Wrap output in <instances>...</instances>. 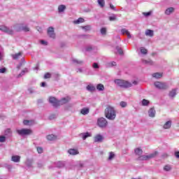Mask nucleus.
I'll list each match as a JSON object with an SVG mask.
<instances>
[{
    "mask_svg": "<svg viewBox=\"0 0 179 179\" xmlns=\"http://www.w3.org/2000/svg\"><path fill=\"white\" fill-rule=\"evenodd\" d=\"M69 101V97L63 98L62 100L58 101L55 97H50L49 102L52 104L54 107H58V106H62V104H66Z\"/></svg>",
    "mask_w": 179,
    "mask_h": 179,
    "instance_id": "nucleus-1",
    "label": "nucleus"
},
{
    "mask_svg": "<svg viewBox=\"0 0 179 179\" xmlns=\"http://www.w3.org/2000/svg\"><path fill=\"white\" fill-rule=\"evenodd\" d=\"M105 115L108 120H115V117H117V115L115 114V110H114V108L110 106L106 108L105 110Z\"/></svg>",
    "mask_w": 179,
    "mask_h": 179,
    "instance_id": "nucleus-2",
    "label": "nucleus"
},
{
    "mask_svg": "<svg viewBox=\"0 0 179 179\" xmlns=\"http://www.w3.org/2000/svg\"><path fill=\"white\" fill-rule=\"evenodd\" d=\"M115 83H116L117 86H120V87H124V89L131 87L132 86V84L131 83L121 79L115 80Z\"/></svg>",
    "mask_w": 179,
    "mask_h": 179,
    "instance_id": "nucleus-3",
    "label": "nucleus"
},
{
    "mask_svg": "<svg viewBox=\"0 0 179 179\" xmlns=\"http://www.w3.org/2000/svg\"><path fill=\"white\" fill-rule=\"evenodd\" d=\"M31 129H17V133L18 135L21 136H24L26 135H30L31 134Z\"/></svg>",
    "mask_w": 179,
    "mask_h": 179,
    "instance_id": "nucleus-4",
    "label": "nucleus"
},
{
    "mask_svg": "<svg viewBox=\"0 0 179 179\" xmlns=\"http://www.w3.org/2000/svg\"><path fill=\"white\" fill-rule=\"evenodd\" d=\"M157 156V152L155 151L149 155H143L138 157V160H149V159H153V157H156Z\"/></svg>",
    "mask_w": 179,
    "mask_h": 179,
    "instance_id": "nucleus-5",
    "label": "nucleus"
},
{
    "mask_svg": "<svg viewBox=\"0 0 179 179\" xmlns=\"http://www.w3.org/2000/svg\"><path fill=\"white\" fill-rule=\"evenodd\" d=\"M97 124L100 128H106L107 127V120L104 117H100L97 120Z\"/></svg>",
    "mask_w": 179,
    "mask_h": 179,
    "instance_id": "nucleus-6",
    "label": "nucleus"
},
{
    "mask_svg": "<svg viewBox=\"0 0 179 179\" xmlns=\"http://www.w3.org/2000/svg\"><path fill=\"white\" fill-rule=\"evenodd\" d=\"M29 31L30 29L23 24H17L16 26V31Z\"/></svg>",
    "mask_w": 179,
    "mask_h": 179,
    "instance_id": "nucleus-7",
    "label": "nucleus"
},
{
    "mask_svg": "<svg viewBox=\"0 0 179 179\" xmlns=\"http://www.w3.org/2000/svg\"><path fill=\"white\" fill-rule=\"evenodd\" d=\"M0 30L1 31H4V33H7L8 34H13V30L5 25H0Z\"/></svg>",
    "mask_w": 179,
    "mask_h": 179,
    "instance_id": "nucleus-8",
    "label": "nucleus"
},
{
    "mask_svg": "<svg viewBox=\"0 0 179 179\" xmlns=\"http://www.w3.org/2000/svg\"><path fill=\"white\" fill-rule=\"evenodd\" d=\"M155 86L157 89H162V90L167 89V87H169L166 83H161V82H155Z\"/></svg>",
    "mask_w": 179,
    "mask_h": 179,
    "instance_id": "nucleus-9",
    "label": "nucleus"
},
{
    "mask_svg": "<svg viewBox=\"0 0 179 179\" xmlns=\"http://www.w3.org/2000/svg\"><path fill=\"white\" fill-rule=\"evenodd\" d=\"M48 35L50 38H55V33H54V28L50 27L48 29Z\"/></svg>",
    "mask_w": 179,
    "mask_h": 179,
    "instance_id": "nucleus-10",
    "label": "nucleus"
},
{
    "mask_svg": "<svg viewBox=\"0 0 179 179\" xmlns=\"http://www.w3.org/2000/svg\"><path fill=\"white\" fill-rule=\"evenodd\" d=\"M65 9H66V6L64 4L59 5L58 6V12L59 13H62L65 11Z\"/></svg>",
    "mask_w": 179,
    "mask_h": 179,
    "instance_id": "nucleus-11",
    "label": "nucleus"
},
{
    "mask_svg": "<svg viewBox=\"0 0 179 179\" xmlns=\"http://www.w3.org/2000/svg\"><path fill=\"white\" fill-rule=\"evenodd\" d=\"M121 33L123 35L126 34V36H127V38H131V34L129 33V31L127 29H122L121 30Z\"/></svg>",
    "mask_w": 179,
    "mask_h": 179,
    "instance_id": "nucleus-12",
    "label": "nucleus"
},
{
    "mask_svg": "<svg viewBox=\"0 0 179 179\" xmlns=\"http://www.w3.org/2000/svg\"><path fill=\"white\" fill-rule=\"evenodd\" d=\"M12 162H14L15 163H19L20 162V156L19 155H14L11 158Z\"/></svg>",
    "mask_w": 179,
    "mask_h": 179,
    "instance_id": "nucleus-13",
    "label": "nucleus"
},
{
    "mask_svg": "<svg viewBox=\"0 0 179 179\" xmlns=\"http://www.w3.org/2000/svg\"><path fill=\"white\" fill-rule=\"evenodd\" d=\"M156 115V110H155V109L153 108H151L149 111H148V115L149 117H155V115Z\"/></svg>",
    "mask_w": 179,
    "mask_h": 179,
    "instance_id": "nucleus-14",
    "label": "nucleus"
},
{
    "mask_svg": "<svg viewBox=\"0 0 179 179\" xmlns=\"http://www.w3.org/2000/svg\"><path fill=\"white\" fill-rule=\"evenodd\" d=\"M103 141V136L100 134H97L94 137V142H102Z\"/></svg>",
    "mask_w": 179,
    "mask_h": 179,
    "instance_id": "nucleus-15",
    "label": "nucleus"
},
{
    "mask_svg": "<svg viewBox=\"0 0 179 179\" xmlns=\"http://www.w3.org/2000/svg\"><path fill=\"white\" fill-rule=\"evenodd\" d=\"M22 55V52H20L16 53L15 55H12L13 59H19V58H21Z\"/></svg>",
    "mask_w": 179,
    "mask_h": 179,
    "instance_id": "nucleus-16",
    "label": "nucleus"
},
{
    "mask_svg": "<svg viewBox=\"0 0 179 179\" xmlns=\"http://www.w3.org/2000/svg\"><path fill=\"white\" fill-rule=\"evenodd\" d=\"M68 153H69V155H79V151H78V150H75V149H70L68 150Z\"/></svg>",
    "mask_w": 179,
    "mask_h": 179,
    "instance_id": "nucleus-17",
    "label": "nucleus"
},
{
    "mask_svg": "<svg viewBox=\"0 0 179 179\" xmlns=\"http://www.w3.org/2000/svg\"><path fill=\"white\" fill-rule=\"evenodd\" d=\"M171 127V120H169L164 124V129H169Z\"/></svg>",
    "mask_w": 179,
    "mask_h": 179,
    "instance_id": "nucleus-18",
    "label": "nucleus"
},
{
    "mask_svg": "<svg viewBox=\"0 0 179 179\" xmlns=\"http://www.w3.org/2000/svg\"><path fill=\"white\" fill-rule=\"evenodd\" d=\"M145 36H148L149 37H153L154 36L153 30L147 29L145 31Z\"/></svg>",
    "mask_w": 179,
    "mask_h": 179,
    "instance_id": "nucleus-19",
    "label": "nucleus"
},
{
    "mask_svg": "<svg viewBox=\"0 0 179 179\" xmlns=\"http://www.w3.org/2000/svg\"><path fill=\"white\" fill-rule=\"evenodd\" d=\"M134 153H135V155H137V156H141V155H142V153H143V151L141 148H136L134 150Z\"/></svg>",
    "mask_w": 179,
    "mask_h": 179,
    "instance_id": "nucleus-20",
    "label": "nucleus"
},
{
    "mask_svg": "<svg viewBox=\"0 0 179 179\" xmlns=\"http://www.w3.org/2000/svg\"><path fill=\"white\" fill-rule=\"evenodd\" d=\"M173 12H174V8L171 7L166 10L165 14L166 15H171V13H173Z\"/></svg>",
    "mask_w": 179,
    "mask_h": 179,
    "instance_id": "nucleus-21",
    "label": "nucleus"
},
{
    "mask_svg": "<svg viewBox=\"0 0 179 179\" xmlns=\"http://www.w3.org/2000/svg\"><path fill=\"white\" fill-rule=\"evenodd\" d=\"M55 139H57V136L54 134H50L47 136L48 141H55Z\"/></svg>",
    "mask_w": 179,
    "mask_h": 179,
    "instance_id": "nucleus-22",
    "label": "nucleus"
},
{
    "mask_svg": "<svg viewBox=\"0 0 179 179\" xmlns=\"http://www.w3.org/2000/svg\"><path fill=\"white\" fill-rule=\"evenodd\" d=\"M163 76V74L162 73H155L152 74V77L155 78L156 79H160Z\"/></svg>",
    "mask_w": 179,
    "mask_h": 179,
    "instance_id": "nucleus-23",
    "label": "nucleus"
},
{
    "mask_svg": "<svg viewBox=\"0 0 179 179\" xmlns=\"http://www.w3.org/2000/svg\"><path fill=\"white\" fill-rule=\"evenodd\" d=\"M80 113L83 115H87V114H89V108H84L81 110Z\"/></svg>",
    "mask_w": 179,
    "mask_h": 179,
    "instance_id": "nucleus-24",
    "label": "nucleus"
},
{
    "mask_svg": "<svg viewBox=\"0 0 179 179\" xmlns=\"http://www.w3.org/2000/svg\"><path fill=\"white\" fill-rule=\"evenodd\" d=\"M85 22V19L80 17L77 20L73 22L74 24H79V23H83Z\"/></svg>",
    "mask_w": 179,
    "mask_h": 179,
    "instance_id": "nucleus-25",
    "label": "nucleus"
},
{
    "mask_svg": "<svg viewBox=\"0 0 179 179\" xmlns=\"http://www.w3.org/2000/svg\"><path fill=\"white\" fill-rule=\"evenodd\" d=\"M117 65V63L115 62H111L106 64L107 68H111L112 66H115Z\"/></svg>",
    "mask_w": 179,
    "mask_h": 179,
    "instance_id": "nucleus-26",
    "label": "nucleus"
},
{
    "mask_svg": "<svg viewBox=\"0 0 179 179\" xmlns=\"http://www.w3.org/2000/svg\"><path fill=\"white\" fill-rule=\"evenodd\" d=\"M87 90H88L89 92H94V90H96V88L93 85H87Z\"/></svg>",
    "mask_w": 179,
    "mask_h": 179,
    "instance_id": "nucleus-27",
    "label": "nucleus"
},
{
    "mask_svg": "<svg viewBox=\"0 0 179 179\" xmlns=\"http://www.w3.org/2000/svg\"><path fill=\"white\" fill-rule=\"evenodd\" d=\"M81 136H83V141H85L87 138H89V136H90L91 134L90 133L87 132V133L82 134Z\"/></svg>",
    "mask_w": 179,
    "mask_h": 179,
    "instance_id": "nucleus-28",
    "label": "nucleus"
},
{
    "mask_svg": "<svg viewBox=\"0 0 179 179\" xmlns=\"http://www.w3.org/2000/svg\"><path fill=\"white\" fill-rule=\"evenodd\" d=\"M96 89H97V90H99L100 92H103V90H104V85H103V84H99L96 86Z\"/></svg>",
    "mask_w": 179,
    "mask_h": 179,
    "instance_id": "nucleus-29",
    "label": "nucleus"
},
{
    "mask_svg": "<svg viewBox=\"0 0 179 179\" xmlns=\"http://www.w3.org/2000/svg\"><path fill=\"white\" fill-rule=\"evenodd\" d=\"M98 3L101 8H104V5H106L104 0H98Z\"/></svg>",
    "mask_w": 179,
    "mask_h": 179,
    "instance_id": "nucleus-30",
    "label": "nucleus"
},
{
    "mask_svg": "<svg viewBox=\"0 0 179 179\" xmlns=\"http://www.w3.org/2000/svg\"><path fill=\"white\" fill-rule=\"evenodd\" d=\"M143 64H145L147 65H152L153 64V62H152V60H150V59L143 60Z\"/></svg>",
    "mask_w": 179,
    "mask_h": 179,
    "instance_id": "nucleus-31",
    "label": "nucleus"
},
{
    "mask_svg": "<svg viewBox=\"0 0 179 179\" xmlns=\"http://www.w3.org/2000/svg\"><path fill=\"white\" fill-rule=\"evenodd\" d=\"M116 50L117 51L118 54H120V55H122L124 54L122 49L118 46L116 47Z\"/></svg>",
    "mask_w": 179,
    "mask_h": 179,
    "instance_id": "nucleus-32",
    "label": "nucleus"
},
{
    "mask_svg": "<svg viewBox=\"0 0 179 179\" xmlns=\"http://www.w3.org/2000/svg\"><path fill=\"white\" fill-rule=\"evenodd\" d=\"M33 121L31 120H24L23 121V124L24 125H31V124L33 123Z\"/></svg>",
    "mask_w": 179,
    "mask_h": 179,
    "instance_id": "nucleus-33",
    "label": "nucleus"
},
{
    "mask_svg": "<svg viewBox=\"0 0 179 179\" xmlns=\"http://www.w3.org/2000/svg\"><path fill=\"white\" fill-rule=\"evenodd\" d=\"M82 29H83L84 30H85V31H89L90 30H91L92 27H90V25H86L85 27H81Z\"/></svg>",
    "mask_w": 179,
    "mask_h": 179,
    "instance_id": "nucleus-34",
    "label": "nucleus"
},
{
    "mask_svg": "<svg viewBox=\"0 0 179 179\" xmlns=\"http://www.w3.org/2000/svg\"><path fill=\"white\" fill-rule=\"evenodd\" d=\"M27 72H29V69H24L18 76H23V75H24V73H27Z\"/></svg>",
    "mask_w": 179,
    "mask_h": 179,
    "instance_id": "nucleus-35",
    "label": "nucleus"
},
{
    "mask_svg": "<svg viewBox=\"0 0 179 179\" xmlns=\"http://www.w3.org/2000/svg\"><path fill=\"white\" fill-rule=\"evenodd\" d=\"M142 106H149V101L147 99H143Z\"/></svg>",
    "mask_w": 179,
    "mask_h": 179,
    "instance_id": "nucleus-36",
    "label": "nucleus"
},
{
    "mask_svg": "<svg viewBox=\"0 0 179 179\" xmlns=\"http://www.w3.org/2000/svg\"><path fill=\"white\" fill-rule=\"evenodd\" d=\"M115 155L114 154V152H111L109 153V157H108V160H113V159H114Z\"/></svg>",
    "mask_w": 179,
    "mask_h": 179,
    "instance_id": "nucleus-37",
    "label": "nucleus"
},
{
    "mask_svg": "<svg viewBox=\"0 0 179 179\" xmlns=\"http://www.w3.org/2000/svg\"><path fill=\"white\" fill-rule=\"evenodd\" d=\"M64 162H59L57 163V167H58L59 169L64 167Z\"/></svg>",
    "mask_w": 179,
    "mask_h": 179,
    "instance_id": "nucleus-38",
    "label": "nucleus"
},
{
    "mask_svg": "<svg viewBox=\"0 0 179 179\" xmlns=\"http://www.w3.org/2000/svg\"><path fill=\"white\" fill-rule=\"evenodd\" d=\"M140 50H141V54H144V55L148 54V50H146V48H141Z\"/></svg>",
    "mask_w": 179,
    "mask_h": 179,
    "instance_id": "nucleus-39",
    "label": "nucleus"
},
{
    "mask_svg": "<svg viewBox=\"0 0 179 179\" xmlns=\"http://www.w3.org/2000/svg\"><path fill=\"white\" fill-rule=\"evenodd\" d=\"M164 170L165 171H170V170H171V166L170 165H166L164 167Z\"/></svg>",
    "mask_w": 179,
    "mask_h": 179,
    "instance_id": "nucleus-40",
    "label": "nucleus"
},
{
    "mask_svg": "<svg viewBox=\"0 0 179 179\" xmlns=\"http://www.w3.org/2000/svg\"><path fill=\"white\" fill-rule=\"evenodd\" d=\"M176 90H173L172 91L170 92L169 93V96L170 97H174V96H176Z\"/></svg>",
    "mask_w": 179,
    "mask_h": 179,
    "instance_id": "nucleus-41",
    "label": "nucleus"
},
{
    "mask_svg": "<svg viewBox=\"0 0 179 179\" xmlns=\"http://www.w3.org/2000/svg\"><path fill=\"white\" fill-rule=\"evenodd\" d=\"M72 61H73V62L74 64H83V62L79 61V60H78V59H73Z\"/></svg>",
    "mask_w": 179,
    "mask_h": 179,
    "instance_id": "nucleus-42",
    "label": "nucleus"
},
{
    "mask_svg": "<svg viewBox=\"0 0 179 179\" xmlns=\"http://www.w3.org/2000/svg\"><path fill=\"white\" fill-rule=\"evenodd\" d=\"M50 78H51V74L50 73H47L45 74L44 76L45 79H50Z\"/></svg>",
    "mask_w": 179,
    "mask_h": 179,
    "instance_id": "nucleus-43",
    "label": "nucleus"
},
{
    "mask_svg": "<svg viewBox=\"0 0 179 179\" xmlns=\"http://www.w3.org/2000/svg\"><path fill=\"white\" fill-rule=\"evenodd\" d=\"M106 32H107V29L106 28H102L101 29V34H103V36L106 34Z\"/></svg>",
    "mask_w": 179,
    "mask_h": 179,
    "instance_id": "nucleus-44",
    "label": "nucleus"
},
{
    "mask_svg": "<svg viewBox=\"0 0 179 179\" xmlns=\"http://www.w3.org/2000/svg\"><path fill=\"white\" fill-rule=\"evenodd\" d=\"M5 134H6V135H10V134H12V131L10 130V129H7L5 131Z\"/></svg>",
    "mask_w": 179,
    "mask_h": 179,
    "instance_id": "nucleus-45",
    "label": "nucleus"
},
{
    "mask_svg": "<svg viewBox=\"0 0 179 179\" xmlns=\"http://www.w3.org/2000/svg\"><path fill=\"white\" fill-rule=\"evenodd\" d=\"M6 141V138L3 136H0V142L3 143Z\"/></svg>",
    "mask_w": 179,
    "mask_h": 179,
    "instance_id": "nucleus-46",
    "label": "nucleus"
},
{
    "mask_svg": "<svg viewBox=\"0 0 179 179\" xmlns=\"http://www.w3.org/2000/svg\"><path fill=\"white\" fill-rule=\"evenodd\" d=\"M120 106H121V107H122L123 108H125V107H127V102H125V101H121V102H120Z\"/></svg>",
    "mask_w": 179,
    "mask_h": 179,
    "instance_id": "nucleus-47",
    "label": "nucleus"
},
{
    "mask_svg": "<svg viewBox=\"0 0 179 179\" xmlns=\"http://www.w3.org/2000/svg\"><path fill=\"white\" fill-rule=\"evenodd\" d=\"M31 163H32L31 160H29V159H28V160L26 162V164H27V166H28L29 167H31Z\"/></svg>",
    "mask_w": 179,
    "mask_h": 179,
    "instance_id": "nucleus-48",
    "label": "nucleus"
},
{
    "mask_svg": "<svg viewBox=\"0 0 179 179\" xmlns=\"http://www.w3.org/2000/svg\"><path fill=\"white\" fill-rule=\"evenodd\" d=\"M151 14H152L151 12L143 13V15H144V16H145V17H148V16H150Z\"/></svg>",
    "mask_w": 179,
    "mask_h": 179,
    "instance_id": "nucleus-49",
    "label": "nucleus"
},
{
    "mask_svg": "<svg viewBox=\"0 0 179 179\" xmlns=\"http://www.w3.org/2000/svg\"><path fill=\"white\" fill-rule=\"evenodd\" d=\"M37 152H38V153H43V148L38 147V148H37Z\"/></svg>",
    "mask_w": 179,
    "mask_h": 179,
    "instance_id": "nucleus-50",
    "label": "nucleus"
},
{
    "mask_svg": "<svg viewBox=\"0 0 179 179\" xmlns=\"http://www.w3.org/2000/svg\"><path fill=\"white\" fill-rule=\"evenodd\" d=\"M6 72V69L2 68L0 69V73H5Z\"/></svg>",
    "mask_w": 179,
    "mask_h": 179,
    "instance_id": "nucleus-51",
    "label": "nucleus"
},
{
    "mask_svg": "<svg viewBox=\"0 0 179 179\" xmlns=\"http://www.w3.org/2000/svg\"><path fill=\"white\" fill-rule=\"evenodd\" d=\"M92 66L94 69H99V64L97 63H94Z\"/></svg>",
    "mask_w": 179,
    "mask_h": 179,
    "instance_id": "nucleus-52",
    "label": "nucleus"
},
{
    "mask_svg": "<svg viewBox=\"0 0 179 179\" xmlns=\"http://www.w3.org/2000/svg\"><path fill=\"white\" fill-rule=\"evenodd\" d=\"M110 9H112L113 10H116L115 7L114 6H113V4H110Z\"/></svg>",
    "mask_w": 179,
    "mask_h": 179,
    "instance_id": "nucleus-53",
    "label": "nucleus"
},
{
    "mask_svg": "<svg viewBox=\"0 0 179 179\" xmlns=\"http://www.w3.org/2000/svg\"><path fill=\"white\" fill-rule=\"evenodd\" d=\"M115 19H116L115 16L109 17V20L110 21L115 20Z\"/></svg>",
    "mask_w": 179,
    "mask_h": 179,
    "instance_id": "nucleus-54",
    "label": "nucleus"
},
{
    "mask_svg": "<svg viewBox=\"0 0 179 179\" xmlns=\"http://www.w3.org/2000/svg\"><path fill=\"white\" fill-rule=\"evenodd\" d=\"M41 44H43V45H47V41H41Z\"/></svg>",
    "mask_w": 179,
    "mask_h": 179,
    "instance_id": "nucleus-55",
    "label": "nucleus"
},
{
    "mask_svg": "<svg viewBox=\"0 0 179 179\" xmlns=\"http://www.w3.org/2000/svg\"><path fill=\"white\" fill-rule=\"evenodd\" d=\"M55 117H56L55 115H52L50 116V120H54V118Z\"/></svg>",
    "mask_w": 179,
    "mask_h": 179,
    "instance_id": "nucleus-56",
    "label": "nucleus"
},
{
    "mask_svg": "<svg viewBox=\"0 0 179 179\" xmlns=\"http://www.w3.org/2000/svg\"><path fill=\"white\" fill-rule=\"evenodd\" d=\"M175 156H176V157H179V152H175Z\"/></svg>",
    "mask_w": 179,
    "mask_h": 179,
    "instance_id": "nucleus-57",
    "label": "nucleus"
},
{
    "mask_svg": "<svg viewBox=\"0 0 179 179\" xmlns=\"http://www.w3.org/2000/svg\"><path fill=\"white\" fill-rule=\"evenodd\" d=\"M86 50H87V51H91L92 47H91V46L87 47Z\"/></svg>",
    "mask_w": 179,
    "mask_h": 179,
    "instance_id": "nucleus-58",
    "label": "nucleus"
},
{
    "mask_svg": "<svg viewBox=\"0 0 179 179\" xmlns=\"http://www.w3.org/2000/svg\"><path fill=\"white\" fill-rule=\"evenodd\" d=\"M44 86H45V83H44V82H43V83H41V87H44Z\"/></svg>",
    "mask_w": 179,
    "mask_h": 179,
    "instance_id": "nucleus-59",
    "label": "nucleus"
},
{
    "mask_svg": "<svg viewBox=\"0 0 179 179\" xmlns=\"http://www.w3.org/2000/svg\"><path fill=\"white\" fill-rule=\"evenodd\" d=\"M38 167H39V168L43 167V164H38Z\"/></svg>",
    "mask_w": 179,
    "mask_h": 179,
    "instance_id": "nucleus-60",
    "label": "nucleus"
},
{
    "mask_svg": "<svg viewBox=\"0 0 179 179\" xmlns=\"http://www.w3.org/2000/svg\"><path fill=\"white\" fill-rule=\"evenodd\" d=\"M133 83H134V85H136V81H134Z\"/></svg>",
    "mask_w": 179,
    "mask_h": 179,
    "instance_id": "nucleus-61",
    "label": "nucleus"
},
{
    "mask_svg": "<svg viewBox=\"0 0 179 179\" xmlns=\"http://www.w3.org/2000/svg\"><path fill=\"white\" fill-rule=\"evenodd\" d=\"M36 69H38V67H36Z\"/></svg>",
    "mask_w": 179,
    "mask_h": 179,
    "instance_id": "nucleus-62",
    "label": "nucleus"
},
{
    "mask_svg": "<svg viewBox=\"0 0 179 179\" xmlns=\"http://www.w3.org/2000/svg\"><path fill=\"white\" fill-rule=\"evenodd\" d=\"M0 58H1V52H0Z\"/></svg>",
    "mask_w": 179,
    "mask_h": 179,
    "instance_id": "nucleus-63",
    "label": "nucleus"
}]
</instances>
